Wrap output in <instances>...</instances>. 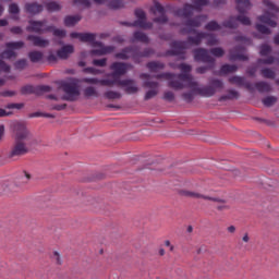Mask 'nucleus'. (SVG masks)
Returning <instances> with one entry per match:
<instances>
[{
  "mask_svg": "<svg viewBox=\"0 0 279 279\" xmlns=\"http://www.w3.org/2000/svg\"><path fill=\"white\" fill-rule=\"evenodd\" d=\"M165 245H166V247H170V252H173L174 247H173V245H171V241L166 240Z\"/></svg>",
  "mask_w": 279,
  "mask_h": 279,
  "instance_id": "obj_49",
  "label": "nucleus"
},
{
  "mask_svg": "<svg viewBox=\"0 0 279 279\" xmlns=\"http://www.w3.org/2000/svg\"><path fill=\"white\" fill-rule=\"evenodd\" d=\"M85 73H97L93 68H89V69H85Z\"/></svg>",
  "mask_w": 279,
  "mask_h": 279,
  "instance_id": "obj_55",
  "label": "nucleus"
},
{
  "mask_svg": "<svg viewBox=\"0 0 279 279\" xmlns=\"http://www.w3.org/2000/svg\"><path fill=\"white\" fill-rule=\"evenodd\" d=\"M3 14V7L0 5V15Z\"/></svg>",
  "mask_w": 279,
  "mask_h": 279,
  "instance_id": "obj_64",
  "label": "nucleus"
},
{
  "mask_svg": "<svg viewBox=\"0 0 279 279\" xmlns=\"http://www.w3.org/2000/svg\"><path fill=\"white\" fill-rule=\"evenodd\" d=\"M93 47L94 49L92 50V56H106V53H110V51H112V48H105L104 45L99 43L93 44Z\"/></svg>",
  "mask_w": 279,
  "mask_h": 279,
  "instance_id": "obj_12",
  "label": "nucleus"
},
{
  "mask_svg": "<svg viewBox=\"0 0 279 279\" xmlns=\"http://www.w3.org/2000/svg\"><path fill=\"white\" fill-rule=\"evenodd\" d=\"M242 241L244 243H250V235L247 233H245L243 236H242Z\"/></svg>",
  "mask_w": 279,
  "mask_h": 279,
  "instance_id": "obj_51",
  "label": "nucleus"
},
{
  "mask_svg": "<svg viewBox=\"0 0 279 279\" xmlns=\"http://www.w3.org/2000/svg\"><path fill=\"white\" fill-rule=\"evenodd\" d=\"M213 56H215L216 58H221V56H223V49L221 48H215L211 50Z\"/></svg>",
  "mask_w": 279,
  "mask_h": 279,
  "instance_id": "obj_33",
  "label": "nucleus"
},
{
  "mask_svg": "<svg viewBox=\"0 0 279 279\" xmlns=\"http://www.w3.org/2000/svg\"><path fill=\"white\" fill-rule=\"evenodd\" d=\"M111 69L113 71V74L111 75L112 81H102V84H106L107 86L118 84V86H122V88H124V90H126V93L131 95L134 93H138V87L136 86V84H134V82L128 80H119V75H123V73H126L130 66L123 63H113Z\"/></svg>",
  "mask_w": 279,
  "mask_h": 279,
  "instance_id": "obj_4",
  "label": "nucleus"
},
{
  "mask_svg": "<svg viewBox=\"0 0 279 279\" xmlns=\"http://www.w3.org/2000/svg\"><path fill=\"white\" fill-rule=\"evenodd\" d=\"M23 46H24L23 41L7 44V50L2 52L1 58L3 60H10L11 58H15L16 51H19V49H23Z\"/></svg>",
  "mask_w": 279,
  "mask_h": 279,
  "instance_id": "obj_9",
  "label": "nucleus"
},
{
  "mask_svg": "<svg viewBox=\"0 0 279 279\" xmlns=\"http://www.w3.org/2000/svg\"><path fill=\"white\" fill-rule=\"evenodd\" d=\"M82 17H80L78 15H74V16H66L64 19V24L66 25V27H73V25H77V23H80Z\"/></svg>",
  "mask_w": 279,
  "mask_h": 279,
  "instance_id": "obj_20",
  "label": "nucleus"
},
{
  "mask_svg": "<svg viewBox=\"0 0 279 279\" xmlns=\"http://www.w3.org/2000/svg\"><path fill=\"white\" fill-rule=\"evenodd\" d=\"M275 43H276V45H279V35H277V36L275 37Z\"/></svg>",
  "mask_w": 279,
  "mask_h": 279,
  "instance_id": "obj_60",
  "label": "nucleus"
},
{
  "mask_svg": "<svg viewBox=\"0 0 279 279\" xmlns=\"http://www.w3.org/2000/svg\"><path fill=\"white\" fill-rule=\"evenodd\" d=\"M148 69H150V71H156L157 69H162V65L157 62H150L148 63Z\"/></svg>",
  "mask_w": 279,
  "mask_h": 279,
  "instance_id": "obj_36",
  "label": "nucleus"
},
{
  "mask_svg": "<svg viewBox=\"0 0 279 279\" xmlns=\"http://www.w3.org/2000/svg\"><path fill=\"white\" fill-rule=\"evenodd\" d=\"M195 10H198V8H195L191 4H186L183 10H181L179 12V16H182L183 19H189L191 16V14H193V12H195Z\"/></svg>",
  "mask_w": 279,
  "mask_h": 279,
  "instance_id": "obj_18",
  "label": "nucleus"
},
{
  "mask_svg": "<svg viewBox=\"0 0 279 279\" xmlns=\"http://www.w3.org/2000/svg\"><path fill=\"white\" fill-rule=\"evenodd\" d=\"M26 10L27 12H31V14H37V12H41L43 11V7L34 3V4H27L26 5Z\"/></svg>",
  "mask_w": 279,
  "mask_h": 279,
  "instance_id": "obj_21",
  "label": "nucleus"
},
{
  "mask_svg": "<svg viewBox=\"0 0 279 279\" xmlns=\"http://www.w3.org/2000/svg\"><path fill=\"white\" fill-rule=\"evenodd\" d=\"M227 230L230 232V234H234V232H236V228L234 226L228 227Z\"/></svg>",
  "mask_w": 279,
  "mask_h": 279,
  "instance_id": "obj_50",
  "label": "nucleus"
},
{
  "mask_svg": "<svg viewBox=\"0 0 279 279\" xmlns=\"http://www.w3.org/2000/svg\"><path fill=\"white\" fill-rule=\"evenodd\" d=\"M16 69H25L27 66V61L26 60H20L15 64Z\"/></svg>",
  "mask_w": 279,
  "mask_h": 279,
  "instance_id": "obj_41",
  "label": "nucleus"
},
{
  "mask_svg": "<svg viewBox=\"0 0 279 279\" xmlns=\"http://www.w3.org/2000/svg\"><path fill=\"white\" fill-rule=\"evenodd\" d=\"M78 65H80V66H86V63H84V61H81V62L78 63Z\"/></svg>",
  "mask_w": 279,
  "mask_h": 279,
  "instance_id": "obj_63",
  "label": "nucleus"
},
{
  "mask_svg": "<svg viewBox=\"0 0 279 279\" xmlns=\"http://www.w3.org/2000/svg\"><path fill=\"white\" fill-rule=\"evenodd\" d=\"M180 71L183 74L173 75V74H166V78L169 81V86L174 88L175 90H182V88H187L190 93L183 94V99L185 101H193L195 95H202V97H213L215 95V89L210 87H202L195 81H193V76L191 73V66L186 64L180 65Z\"/></svg>",
  "mask_w": 279,
  "mask_h": 279,
  "instance_id": "obj_1",
  "label": "nucleus"
},
{
  "mask_svg": "<svg viewBox=\"0 0 279 279\" xmlns=\"http://www.w3.org/2000/svg\"><path fill=\"white\" fill-rule=\"evenodd\" d=\"M0 71L8 72L10 71V66H8L3 61L0 60Z\"/></svg>",
  "mask_w": 279,
  "mask_h": 279,
  "instance_id": "obj_44",
  "label": "nucleus"
},
{
  "mask_svg": "<svg viewBox=\"0 0 279 279\" xmlns=\"http://www.w3.org/2000/svg\"><path fill=\"white\" fill-rule=\"evenodd\" d=\"M226 27H234V24H232V21H230L226 24Z\"/></svg>",
  "mask_w": 279,
  "mask_h": 279,
  "instance_id": "obj_58",
  "label": "nucleus"
},
{
  "mask_svg": "<svg viewBox=\"0 0 279 279\" xmlns=\"http://www.w3.org/2000/svg\"><path fill=\"white\" fill-rule=\"evenodd\" d=\"M78 3H80V5H83L84 8L90 7V1H88V0H80Z\"/></svg>",
  "mask_w": 279,
  "mask_h": 279,
  "instance_id": "obj_45",
  "label": "nucleus"
},
{
  "mask_svg": "<svg viewBox=\"0 0 279 279\" xmlns=\"http://www.w3.org/2000/svg\"><path fill=\"white\" fill-rule=\"evenodd\" d=\"M8 25V20H0V27H5Z\"/></svg>",
  "mask_w": 279,
  "mask_h": 279,
  "instance_id": "obj_54",
  "label": "nucleus"
},
{
  "mask_svg": "<svg viewBox=\"0 0 279 279\" xmlns=\"http://www.w3.org/2000/svg\"><path fill=\"white\" fill-rule=\"evenodd\" d=\"M271 51V48L269 46L265 45L260 48V56H269V52Z\"/></svg>",
  "mask_w": 279,
  "mask_h": 279,
  "instance_id": "obj_34",
  "label": "nucleus"
},
{
  "mask_svg": "<svg viewBox=\"0 0 279 279\" xmlns=\"http://www.w3.org/2000/svg\"><path fill=\"white\" fill-rule=\"evenodd\" d=\"M9 12H10V14H19V5H16V4H11V5L9 7Z\"/></svg>",
  "mask_w": 279,
  "mask_h": 279,
  "instance_id": "obj_40",
  "label": "nucleus"
},
{
  "mask_svg": "<svg viewBox=\"0 0 279 279\" xmlns=\"http://www.w3.org/2000/svg\"><path fill=\"white\" fill-rule=\"evenodd\" d=\"M29 59L32 62H40L43 60V52L33 51L29 53Z\"/></svg>",
  "mask_w": 279,
  "mask_h": 279,
  "instance_id": "obj_23",
  "label": "nucleus"
},
{
  "mask_svg": "<svg viewBox=\"0 0 279 279\" xmlns=\"http://www.w3.org/2000/svg\"><path fill=\"white\" fill-rule=\"evenodd\" d=\"M94 64L96 66H105L106 65V59L94 60Z\"/></svg>",
  "mask_w": 279,
  "mask_h": 279,
  "instance_id": "obj_43",
  "label": "nucleus"
},
{
  "mask_svg": "<svg viewBox=\"0 0 279 279\" xmlns=\"http://www.w3.org/2000/svg\"><path fill=\"white\" fill-rule=\"evenodd\" d=\"M208 3V0H197V5H206Z\"/></svg>",
  "mask_w": 279,
  "mask_h": 279,
  "instance_id": "obj_53",
  "label": "nucleus"
},
{
  "mask_svg": "<svg viewBox=\"0 0 279 279\" xmlns=\"http://www.w3.org/2000/svg\"><path fill=\"white\" fill-rule=\"evenodd\" d=\"M151 12H154V14H158L160 16V17L156 19L157 23H166L167 22V16H165V9L162 8V5H160V3L154 2L153 7H151Z\"/></svg>",
  "mask_w": 279,
  "mask_h": 279,
  "instance_id": "obj_11",
  "label": "nucleus"
},
{
  "mask_svg": "<svg viewBox=\"0 0 279 279\" xmlns=\"http://www.w3.org/2000/svg\"><path fill=\"white\" fill-rule=\"evenodd\" d=\"M231 60H245V56L243 54L231 56Z\"/></svg>",
  "mask_w": 279,
  "mask_h": 279,
  "instance_id": "obj_47",
  "label": "nucleus"
},
{
  "mask_svg": "<svg viewBox=\"0 0 279 279\" xmlns=\"http://www.w3.org/2000/svg\"><path fill=\"white\" fill-rule=\"evenodd\" d=\"M180 195L182 197H191V199H205L207 202H219V199L208 196L206 194H202L199 192L191 191V190H181Z\"/></svg>",
  "mask_w": 279,
  "mask_h": 279,
  "instance_id": "obj_10",
  "label": "nucleus"
},
{
  "mask_svg": "<svg viewBox=\"0 0 279 279\" xmlns=\"http://www.w3.org/2000/svg\"><path fill=\"white\" fill-rule=\"evenodd\" d=\"M218 210H230V204L222 202L220 205L217 206Z\"/></svg>",
  "mask_w": 279,
  "mask_h": 279,
  "instance_id": "obj_37",
  "label": "nucleus"
},
{
  "mask_svg": "<svg viewBox=\"0 0 279 279\" xmlns=\"http://www.w3.org/2000/svg\"><path fill=\"white\" fill-rule=\"evenodd\" d=\"M263 75H264V77H275V73H274V71H271V70H263Z\"/></svg>",
  "mask_w": 279,
  "mask_h": 279,
  "instance_id": "obj_42",
  "label": "nucleus"
},
{
  "mask_svg": "<svg viewBox=\"0 0 279 279\" xmlns=\"http://www.w3.org/2000/svg\"><path fill=\"white\" fill-rule=\"evenodd\" d=\"M4 134H5V126L1 125L0 126V141L3 140Z\"/></svg>",
  "mask_w": 279,
  "mask_h": 279,
  "instance_id": "obj_48",
  "label": "nucleus"
},
{
  "mask_svg": "<svg viewBox=\"0 0 279 279\" xmlns=\"http://www.w3.org/2000/svg\"><path fill=\"white\" fill-rule=\"evenodd\" d=\"M71 38H78V40H81L82 43H93V40H95V35L90 33H72Z\"/></svg>",
  "mask_w": 279,
  "mask_h": 279,
  "instance_id": "obj_14",
  "label": "nucleus"
},
{
  "mask_svg": "<svg viewBox=\"0 0 279 279\" xmlns=\"http://www.w3.org/2000/svg\"><path fill=\"white\" fill-rule=\"evenodd\" d=\"M0 117H8V113L5 112V110L0 109Z\"/></svg>",
  "mask_w": 279,
  "mask_h": 279,
  "instance_id": "obj_56",
  "label": "nucleus"
},
{
  "mask_svg": "<svg viewBox=\"0 0 279 279\" xmlns=\"http://www.w3.org/2000/svg\"><path fill=\"white\" fill-rule=\"evenodd\" d=\"M47 10H49V12H56V11L60 10V4H58L56 2H50L47 4Z\"/></svg>",
  "mask_w": 279,
  "mask_h": 279,
  "instance_id": "obj_29",
  "label": "nucleus"
},
{
  "mask_svg": "<svg viewBox=\"0 0 279 279\" xmlns=\"http://www.w3.org/2000/svg\"><path fill=\"white\" fill-rule=\"evenodd\" d=\"M263 5L267 12L258 17L256 29L260 34H271L268 27H276V25H278L276 22V12H278V8H276L275 4H272V2L269 0H264Z\"/></svg>",
  "mask_w": 279,
  "mask_h": 279,
  "instance_id": "obj_3",
  "label": "nucleus"
},
{
  "mask_svg": "<svg viewBox=\"0 0 279 279\" xmlns=\"http://www.w3.org/2000/svg\"><path fill=\"white\" fill-rule=\"evenodd\" d=\"M145 86L151 88L146 93L145 99H153V97H156L158 95V83L146 81Z\"/></svg>",
  "mask_w": 279,
  "mask_h": 279,
  "instance_id": "obj_13",
  "label": "nucleus"
},
{
  "mask_svg": "<svg viewBox=\"0 0 279 279\" xmlns=\"http://www.w3.org/2000/svg\"><path fill=\"white\" fill-rule=\"evenodd\" d=\"M219 24H217L216 22H210L209 24H207L206 28L208 29V32H217V29H219Z\"/></svg>",
  "mask_w": 279,
  "mask_h": 279,
  "instance_id": "obj_31",
  "label": "nucleus"
},
{
  "mask_svg": "<svg viewBox=\"0 0 279 279\" xmlns=\"http://www.w3.org/2000/svg\"><path fill=\"white\" fill-rule=\"evenodd\" d=\"M48 59L50 60V62L56 61V58H54L53 56H49V58H48Z\"/></svg>",
  "mask_w": 279,
  "mask_h": 279,
  "instance_id": "obj_61",
  "label": "nucleus"
},
{
  "mask_svg": "<svg viewBox=\"0 0 279 279\" xmlns=\"http://www.w3.org/2000/svg\"><path fill=\"white\" fill-rule=\"evenodd\" d=\"M28 40H31V43L33 45H35V47H48L49 46V40L43 39L38 36H28Z\"/></svg>",
  "mask_w": 279,
  "mask_h": 279,
  "instance_id": "obj_17",
  "label": "nucleus"
},
{
  "mask_svg": "<svg viewBox=\"0 0 279 279\" xmlns=\"http://www.w3.org/2000/svg\"><path fill=\"white\" fill-rule=\"evenodd\" d=\"M84 82H87V84H99L97 78H84Z\"/></svg>",
  "mask_w": 279,
  "mask_h": 279,
  "instance_id": "obj_46",
  "label": "nucleus"
},
{
  "mask_svg": "<svg viewBox=\"0 0 279 279\" xmlns=\"http://www.w3.org/2000/svg\"><path fill=\"white\" fill-rule=\"evenodd\" d=\"M163 98L167 101H173V99H175V96L173 95V92H166Z\"/></svg>",
  "mask_w": 279,
  "mask_h": 279,
  "instance_id": "obj_35",
  "label": "nucleus"
},
{
  "mask_svg": "<svg viewBox=\"0 0 279 279\" xmlns=\"http://www.w3.org/2000/svg\"><path fill=\"white\" fill-rule=\"evenodd\" d=\"M14 144L11 151V156H25L29 149L38 145V140L32 135V132L27 130V126L19 124L14 132Z\"/></svg>",
  "mask_w": 279,
  "mask_h": 279,
  "instance_id": "obj_2",
  "label": "nucleus"
},
{
  "mask_svg": "<svg viewBox=\"0 0 279 279\" xmlns=\"http://www.w3.org/2000/svg\"><path fill=\"white\" fill-rule=\"evenodd\" d=\"M21 178H22V182L24 184H27V182H29V180H32V175L27 172H24Z\"/></svg>",
  "mask_w": 279,
  "mask_h": 279,
  "instance_id": "obj_39",
  "label": "nucleus"
},
{
  "mask_svg": "<svg viewBox=\"0 0 279 279\" xmlns=\"http://www.w3.org/2000/svg\"><path fill=\"white\" fill-rule=\"evenodd\" d=\"M85 96L86 97H97V89H95V87H86L85 90Z\"/></svg>",
  "mask_w": 279,
  "mask_h": 279,
  "instance_id": "obj_25",
  "label": "nucleus"
},
{
  "mask_svg": "<svg viewBox=\"0 0 279 279\" xmlns=\"http://www.w3.org/2000/svg\"><path fill=\"white\" fill-rule=\"evenodd\" d=\"M132 56V50H125V52H121L117 54V58H120L121 60H125L128 58H131Z\"/></svg>",
  "mask_w": 279,
  "mask_h": 279,
  "instance_id": "obj_32",
  "label": "nucleus"
},
{
  "mask_svg": "<svg viewBox=\"0 0 279 279\" xmlns=\"http://www.w3.org/2000/svg\"><path fill=\"white\" fill-rule=\"evenodd\" d=\"M234 71H236V66H234V65L227 64L221 68V73H232Z\"/></svg>",
  "mask_w": 279,
  "mask_h": 279,
  "instance_id": "obj_28",
  "label": "nucleus"
},
{
  "mask_svg": "<svg viewBox=\"0 0 279 279\" xmlns=\"http://www.w3.org/2000/svg\"><path fill=\"white\" fill-rule=\"evenodd\" d=\"M28 29L29 32H36L39 34L52 32L53 36H57V38H64V36H66V32L54 28L53 26H47L41 22H31Z\"/></svg>",
  "mask_w": 279,
  "mask_h": 279,
  "instance_id": "obj_6",
  "label": "nucleus"
},
{
  "mask_svg": "<svg viewBox=\"0 0 279 279\" xmlns=\"http://www.w3.org/2000/svg\"><path fill=\"white\" fill-rule=\"evenodd\" d=\"M135 40H141L142 43H147V35L141 32L134 34Z\"/></svg>",
  "mask_w": 279,
  "mask_h": 279,
  "instance_id": "obj_27",
  "label": "nucleus"
},
{
  "mask_svg": "<svg viewBox=\"0 0 279 279\" xmlns=\"http://www.w3.org/2000/svg\"><path fill=\"white\" fill-rule=\"evenodd\" d=\"M231 84H238L239 86H241V84H243V80L239 76H233L230 78Z\"/></svg>",
  "mask_w": 279,
  "mask_h": 279,
  "instance_id": "obj_38",
  "label": "nucleus"
},
{
  "mask_svg": "<svg viewBox=\"0 0 279 279\" xmlns=\"http://www.w3.org/2000/svg\"><path fill=\"white\" fill-rule=\"evenodd\" d=\"M73 51H74L73 46L68 45V46L62 47L60 50H58L57 56L61 60H66V58H69V56H71V53H73Z\"/></svg>",
  "mask_w": 279,
  "mask_h": 279,
  "instance_id": "obj_15",
  "label": "nucleus"
},
{
  "mask_svg": "<svg viewBox=\"0 0 279 279\" xmlns=\"http://www.w3.org/2000/svg\"><path fill=\"white\" fill-rule=\"evenodd\" d=\"M204 21H206V17L203 16L198 20H192V21H187L185 24V31L186 32H193L194 36L190 37L191 43H193L194 45H199L202 38H205L208 43V45H217V39L213 36V35H202V34H197L195 33V29H193V27H199V25H202V23H204Z\"/></svg>",
  "mask_w": 279,
  "mask_h": 279,
  "instance_id": "obj_5",
  "label": "nucleus"
},
{
  "mask_svg": "<svg viewBox=\"0 0 279 279\" xmlns=\"http://www.w3.org/2000/svg\"><path fill=\"white\" fill-rule=\"evenodd\" d=\"M230 97H231V99H234V98L239 97V94L236 92H233V93H231Z\"/></svg>",
  "mask_w": 279,
  "mask_h": 279,
  "instance_id": "obj_57",
  "label": "nucleus"
},
{
  "mask_svg": "<svg viewBox=\"0 0 279 279\" xmlns=\"http://www.w3.org/2000/svg\"><path fill=\"white\" fill-rule=\"evenodd\" d=\"M11 32H12L13 34H21L22 29H21V27H13V28L11 29Z\"/></svg>",
  "mask_w": 279,
  "mask_h": 279,
  "instance_id": "obj_52",
  "label": "nucleus"
},
{
  "mask_svg": "<svg viewBox=\"0 0 279 279\" xmlns=\"http://www.w3.org/2000/svg\"><path fill=\"white\" fill-rule=\"evenodd\" d=\"M195 60H201L202 62H210V57H208V52L204 49H199L195 51Z\"/></svg>",
  "mask_w": 279,
  "mask_h": 279,
  "instance_id": "obj_19",
  "label": "nucleus"
},
{
  "mask_svg": "<svg viewBox=\"0 0 279 279\" xmlns=\"http://www.w3.org/2000/svg\"><path fill=\"white\" fill-rule=\"evenodd\" d=\"M94 3H97V5H102V3H108L109 8H112V10H119L121 8L122 3L121 0H93Z\"/></svg>",
  "mask_w": 279,
  "mask_h": 279,
  "instance_id": "obj_16",
  "label": "nucleus"
},
{
  "mask_svg": "<svg viewBox=\"0 0 279 279\" xmlns=\"http://www.w3.org/2000/svg\"><path fill=\"white\" fill-rule=\"evenodd\" d=\"M235 3H236L238 11L240 12L238 21L242 23V25H250V17L244 16L246 10L252 8L250 0H235Z\"/></svg>",
  "mask_w": 279,
  "mask_h": 279,
  "instance_id": "obj_8",
  "label": "nucleus"
},
{
  "mask_svg": "<svg viewBox=\"0 0 279 279\" xmlns=\"http://www.w3.org/2000/svg\"><path fill=\"white\" fill-rule=\"evenodd\" d=\"M276 101H277L276 97L269 96L263 100V104H264V106H274V104H276Z\"/></svg>",
  "mask_w": 279,
  "mask_h": 279,
  "instance_id": "obj_26",
  "label": "nucleus"
},
{
  "mask_svg": "<svg viewBox=\"0 0 279 279\" xmlns=\"http://www.w3.org/2000/svg\"><path fill=\"white\" fill-rule=\"evenodd\" d=\"M142 78H143V80H149V76H148L147 74H143V75H142Z\"/></svg>",
  "mask_w": 279,
  "mask_h": 279,
  "instance_id": "obj_62",
  "label": "nucleus"
},
{
  "mask_svg": "<svg viewBox=\"0 0 279 279\" xmlns=\"http://www.w3.org/2000/svg\"><path fill=\"white\" fill-rule=\"evenodd\" d=\"M63 93L65 94L62 99H66L68 101H75V99L80 97V89L77 88V83H75V81L64 83Z\"/></svg>",
  "mask_w": 279,
  "mask_h": 279,
  "instance_id": "obj_7",
  "label": "nucleus"
},
{
  "mask_svg": "<svg viewBox=\"0 0 279 279\" xmlns=\"http://www.w3.org/2000/svg\"><path fill=\"white\" fill-rule=\"evenodd\" d=\"M135 16H137V19L140 20V27H147L145 25V12H143V10H136Z\"/></svg>",
  "mask_w": 279,
  "mask_h": 279,
  "instance_id": "obj_22",
  "label": "nucleus"
},
{
  "mask_svg": "<svg viewBox=\"0 0 279 279\" xmlns=\"http://www.w3.org/2000/svg\"><path fill=\"white\" fill-rule=\"evenodd\" d=\"M159 255H160V256H165V248H160V250H159Z\"/></svg>",
  "mask_w": 279,
  "mask_h": 279,
  "instance_id": "obj_59",
  "label": "nucleus"
},
{
  "mask_svg": "<svg viewBox=\"0 0 279 279\" xmlns=\"http://www.w3.org/2000/svg\"><path fill=\"white\" fill-rule=\"evenodd\" d=\"M105 96L107 97V99H119V97H121V94L117 92H107Z\"/></svg>",
  "mask_w": 279,
  "mask_h": 279,
  "instance_id": "obj_30",
  "label": "nucleus"
},
{
  "mask_svg": "<svg viewBox=\"0 0 279 279\" xmlns=\"http://www.w3.org/2000/svg\"><path fill=\"white\" fill-rule=\"evenodd\" d=\"M51 258L56 263V265H62V255H60V252L53 251Z\"/></svg>",
  "mask_w": 279,
  "mask_h": 279,
  "instance_id": "obj_24",
  "label": "nucleus"
}]
</instances>
